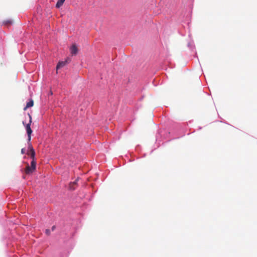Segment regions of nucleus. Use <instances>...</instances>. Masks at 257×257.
I'll list each match as a JSON object with an SVG mask.
<instances>
[{"label":"nucleus","mask_w":257,"mask_h":257,"mask_svg":"<svg viewBox=\"0 0 257 257\" xmlns=\"http://www.w3.org/2000/svg\"><path fill=\"white\" fill-rule=\"evenodd\" d=\"M36 162L35 161V159H32V161L31 163V166L27 165L25 169L26 174L27 175H30L36 169Z\"/></svg>","instance_id":"obj_2"},{"label":"nucleus","mask_w":257,"mask_h":257,"mask_svg":"<svg viewBox=\"0 0 257 257\" xmlns=\"http://www.w3.org/2000/svg\"><path fill=\"white\" fill-rule=\"evenodd\" d=\"M29 117L30 118L29 122L28 124H27L26 126V130L27 131V133L28 135V142H30L31 140V135L32 134V130L31 128V124L32 123V116L30 114H28Z\"/></svg>","instance_id":"obj_1"},{"label":"nucleus","mask_w":257,"mask_h":257,"mask_svg":"<svg viewBox=\"0 0 257 257\" xmlns=\"http://www.w3.org/2000/svg\"><path fill=\"white\" fill-rule=\"evenodd\" d=\"M65 0H58L56 5V7L60 8L61 6H62Z\"/></svg>","instance_id":"obj_9"},{"label":"nucleus","mask_w":257,"mask_h":257,"mask_svg":"<svg viewBox=\"0 0 257 257\" xmlns=\"http://www.w3.org/2000/svg\"><path fill=\"white\" fill-rule=\"evenodd\" d=\"M21 153L22 154H24L25 153V149L23 148L21 149Z\"/></svg>","instance_id":"obj_11"},{"label":"nucleus","mask_w":257,"mask_h":257,"mask_svg":"<svg viewBox=\"0 0 257 257\" xmlns=\"http://www.w3.org/2000/svg\"><path fill=\"white\" fill-rule=\"evenodd\" d=\"M78 180H79V179L78 178L74 181L71 182L69 183V188L70 190H73L76 188V187L77 186V182Z\"/></svg>","instance_id":"obj_5"},{"label":"nucleus","mask_w":257,"mask_h":257,"mask_svg":"<svg viewBox=\"0 0 257 257\" xmlns=\"http://www.w3.org/2000/svg\"><path fill=\"white\" fill-rule=\"evenodd\" d=\"M78 48L76 44H73L70 48V53L72 55H75L78 53Z\"/></svg>","instance_id":"obj_4"},{"label":"nucleus","mask_w":257,"mask_h":257,"mask_svg":"<svg viewBox=\"0 0 257 257\" xmlns=\"http://www.w3.org/2000/svg\"><path fill=\"white\" fill-rule=\"evenodd\" d=\"M34 105V101L33 99H30V101L27 103L26 106L24 108V110H26L27 108L33 106Z\"/></svg>","instance_id":"obj_7"},{"label":"nucleus","mask_w":257,"mask_h":257,"mask_svg":"<svg viewBox=\"0 0 257 257\" xmlns=\"http://www.w3.org/2000/svg\"><path fill=\"white\" fill-rule=\"evenodd\" d=\"M45 233L47 235H49L50 234V230L49 229H47L45 230Z\"/></svg>","instance_id":"obj_10"},{"label":"nucleus","mask_w":257,"mask_h":257,"mask_svg":"<svg viewBox=\"0 0 257 257\" xmlns=\"http://www.w3.org/2000/svg\"><path fill=\"white\" fill-rule=\"evenodd\" d=\"M55 228H56L55 226H54V225L52 227V230L54 231L55 230Z\"/></svg>","instance_id":"obj_12"},{"label":"nucleus","mask_w":257,"mask_h":257,"mask_svg":"<svg viewBox=\"0 0 257 257\" xmlns=\"http://www.w3.org/2000/svg\"><path fill=\"white\" fill-rule=\"evenodd\" d=\"M68 63V62L67 61V60L66 61H65L59 62L58 63V64L57 65V67H56L57 70H58V69H59L60 68L63 67L65 65H66V64H67Z\"/></svg>","instance_id":"obj_6"},{"label":"nucleus","mask_w":257,"mask_h":257,"mask_svg":"<svg viewBox=\"0 0 257 257\" xmlns=\"http://www.w3.org/2000/svg\"><path fill=\"white\" fill-rule=\"evenodd\" d=\"M3 25L5 26H9L13 24V21L12 20H7L4 21L3 22Z\"/></svg>","instance_id":"obj_8"},{"label":"nucleus","mask_w":257,"mask_h":257,"mask_svg":"<svg viewBox=\"0 0 257 257\" xmlns=\"http://www.w3.org/2000/svg\"><path fill=\"white\" fill-rule=\"evenodd\" d=\"M28 143V151L27 154L30 156L32 159H35V152L33 148V146L30 142Z\"/></svg>","instance_id":"obj_3"}]
</instances>
